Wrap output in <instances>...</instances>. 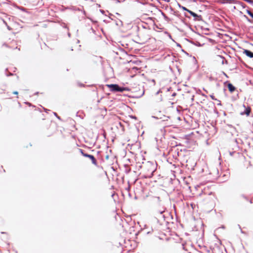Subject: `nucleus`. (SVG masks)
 Here are the masks:
<instances>
[{
	"mask_svg": "<svg viewBox=\"0 0 253 253\" xmlns=\"http://www.w3.org/2000/svg\"><path fill=\"white\" fill-rule=\"evenodd\" d=\"M144 172L145 173V177L146 178H150L152 177L153 172L155 171L154 166L151 164H147L144 166Z\"/></svg>",
	"mask_w": 253,
	"mask_h": 253,
	"instance_id": "nucleus-1",
	"label": "nucleus"
},
{
	"mask_svg": "<svg viewBox=\"0 0 253 253\" xmlns=\"http://www.w3.org/2000/svg\"><path fill=\"white\" fill-rule=\"evenodd\" d=\"M107 86L110 88V90L112 91L123 92L124 90H127L126 88L120 87L116 84H107Z\"/></svg>",
	"mask_w": 253,
	"mask_h": 253,
	"instance_id": "nucleus-2",
	"label": "nucleus"
},
{
	"mask_svg": "<svg viewBox=\"0 0 253 253\" xmlns=\"http://www.w3.org/2000/svg\"><path fill=\"white\" fill-rule=\"evenodd\" d=\"M189 13L192 16L195 18V20L200 21L202 20V16L201 15H198L196 13L193 12L191 10L189 11Z\"/></svg>",
	"mask_w": 253,
	"mask_h": 253,
	"instance_id": "nucleus-3",
	"label": "nucleus"
},
{
	"mask_svg": "<svg viewBox=\"0 0 253 253\" xmlns=\"http://www.w3.org/2000/svg\"><path fill=\"white\" fill-rule=\"evenodd\" d=\"M243 53L251 58H253V52L249 50L243 49Z\"/></svg>",
	"mask_w": 253,
	"mask_h": 253,
	"instance_id": "nucleus-4",
	"label": "nucleus"
},
{
	"mask_svg": "<svg viewBox=\"0 0 253 253\" xmlns=\"http://www.w3.org/2000/svg\"><path fill=\"white\" fill-rule=\"evenodd\" d=\"M227 87H228V90H229V91L230 92H234L236 89V88L235 87V86H234L233 85V84L231 83L228 84Z\"/></svg>",
	"mask_w": 253,
	"mask_h": 253,
	"instance_id": "nucleus-5",
	"label": "nucleus"
},
{
	"mask_svg": "<svg viewBox=\"0 0 253 253\" xmlns=\"http://www.w3.org/2000/svg\"><path fill=\"white\" fill-rule=\"evenodd\" d=\"M88 158H89L91 160L93 164H94L95 166H97V161L93 155H90L89 157H88Z\"/></svg>",
	"mask_w": 253,
	"mask_h": 253,
	"instance_id": "nucleus-6",
	"label": "nucleus"
},
{
	"mask_svg": "<svg viewBox=\"0 0 253 253\" xmlns=\"http://www.w3.org/2000/svg\"><path fill=\"white\" fill-rule=\"evenodd\" d=\"M251 109L250 107H248L246 108L245 111L244 113H242V114H246L247 116H249L250 114Z\"/></svg>",
	"mask_w": 253,
	"mask_h": 253,
	"instance_id": "nucleus-7",
	"label": "nucleus"
},
{
	"mask_svg": "<svg viewBox=\"0 0 253 253\" xmlns=\"http://www.w3.org/2000/svg\"><path fill=\"white\" fill-rule=\"evenodd\" d=\"M81 153H82V155L85 157H89V154H87L86 153H84L83 150L80 149Z\"/></svg>",
	"mask_w": 253,
	"mask_h": 253,
	"instance_id": "nucleus-8",
	"label": "nucleus"
},
{
	"mask_svg": "<svg viewBox=\"0 0 253 253\" xmlns=\"http://www.w3.org/2000/svg\"><path fill=\"white\" fill-rule=\"evenodd\" d=\"M35 110L36 111V113L37 114V115L39 117H41V116H43V114L42 112H40V111H39L38 110H36V109Z\"/></svg>",
	"mask_w": 253,
	"mask_h": 253,
	"instance_id": "nucleus-9",
	"label": "nucleus"
},
{
	"mask_svg": "<svg viewBox=\"0 0 253 253\" xmlns=\"http://www.w3.org/2000/svg\"><path fill=\"white\" fill-rule=\"evenodd\" d=\"M247 13L253 18V13L251 11L247 10Z\"/></svg>",
	"mask_w": 253,
	"mask_h": 253,
	"instance_id": "nucleus-10",
	"label": "nucleus"
},
{
	"mask_svg": "<svg viewBox=\"0 0 253 253\" xmlns=\"http://www.w3.org/2000/svg\"><path fill=\"white\" fill-rule=\"evenodd\" d=\"M181 9H183V10L187 11L188 13H189V11H190V10H189L188 9H187L186 7H185L184 6H181Z\"/></svg>",
	"mask_w": 253,
	"mask_h": 253,
	"instance_id": "nucleus-11",
	"label": "nucleus"
},
{
	"mask_svg": "<svg viewBox=\"0 0 253 253\" xmlns=\"http://www.w3.org/2000/svg\"><path fill=\"white\" fill-rule=\"evenodd\" d=\"M210 97L211 98L212 100H216V98H215V96L214 95L212 94V95H210Z\"/></svg>",
	"mask_w": 253,
	"mask_h": 253,
	"instance_id": "nucleus-12",
	"label": "nucleus"
},
{
	"mask_svg": "<svg viewBox=\"0 0 253 253\" xmlns=\"http://www.w3.org/2000/svg\"><path fill=\"white\" fill-rule=\"evenodd\" d=\"M164 211H165L164 210H158V211H157V212L158 213H160V214L163 213Z\"/></svg>",
	"mask_w": 253,
	"mask_h": 253,
	"instance_id": "nucleus-13",
	"label": "nucleus"
},
{
	"mask_svg": "<svg viewBox=\"0 0 253 253\" xmlns=\"http://www.w3.org/2000/svg\"><path fill=\"white\" fill-rule=\"evenodd\" d=\"M244 1H245L247 2L250 3H253V0H244Z\"/></svg>",
	"mask_w": 253,
	"mask_h": 253,
	"instance_id": "nucleus-14",
	"label": "nucleus"
},
{
	"mask_svg": "<svg viewBox=\"0 0 253 253\" xmlns=\"http://www.w3.org/2000/svg\"><path fill=\"white\" fill-rule=\"evenodd\" d=\"M13 93L14 94L17 95V94H18V92L17 91H14V92H13Z\"/></svg>",
	"mask_w": 253,
	"mask_h": 253,
	"instance_id": "nucleus-15",
	"label": "nucleus"
}]
</instances>
